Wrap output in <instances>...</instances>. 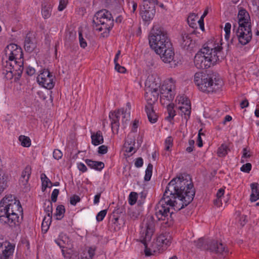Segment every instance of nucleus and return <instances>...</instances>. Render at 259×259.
<instances>
[{"mask_svg": "<svg viewBox=\"0 0 259 259\" xmlns=\"http://www.w3.org/2000/svg\"><path fill=\"white\" fill-rule=\"evenodd\" d=\"M194 82L198 89L206 93H213L219 90L222 85V80L215 75L197 72L194 75Z\"/></svg>", "mask_w": 259, "mask_h": 259, "instance_id": "39448f33", "label": "nucleus"}, {"mask_svg": "<svg viewBox=\"0 0 259 259\" xmlns=\"http://www.w3.org/2000/svg\"><path fill=\"white\" fill-rule=\"evenodd\" d=\"M62 153L58 149H55L53 152V157L56 159H60L62 157Z\"/></svg>", "mask_w": 259, "mask_h": 259, "instance_id": "052dcab7", "label": "nucleus"}, {"mask_svg": "<svg viewBox=\"0 0 259 259\" xmlns=\"http://www.w3.org/2000/svg\"><path fill=\"white\" fill-rule=\"evenodd\" d=\"M13 62V61H10L6 60V61L3 62V74H4V72L5 71V69L9 70V67H12Z\"/></svg>", "mask_w": 259, "mask_h": 259, "instance_id": "5fc2aeb1", "label": "nucleus"}, {"mask_svg": "<svg viewBox=\"0 0 259 259\" xmlns=\"http://www.w3.org/2000/svg\"><path fill=\"white\" fill-rule=\"evenodd\" d=\"M159 95V92L145 89V98L148 103L147 105L153 106V104L157 101Z\"/></svg>", "mask_w": 259, "mask_h": 259, "instance_id": "aec40b11", "label": "nucleus"}, {"mask_svg": "<svg viewBox=\"0 0 259 259\" xmlns=\"http://www.w3.org/2000/svg\"><path fill=\"white\" fill-rule=\"evenodd\" d=\"M250 187L251 193L250 200L251 202H255L259 199V185L257 183H252Z\"/></svg>", "mask_w": 259, "mask_h": 259, "instance_id": "a878e982", "label": "nucleus"}, {"mask_svg": "<svg viewBox=\"0 0 259 259\" xmlns=\"http://www.w3.org/2000/svg\"><path fill=\"white\" fill-rule=\"evenodd\" d=\"M143 160L141 157H138L136 159L135 165L136 167L139 168L143 166Z\"/></svg>", "mask_w": 259, "mask_h": 259, "instance_id": "0e129e2a", "label": "nucleus"}, {"mask_svg": "<svg viewBox=\"0 0 259 259\" xmlns=\"http://www.w3.org/2000/svg\"><path fill=\"white\" fill-rule=\"evenodd\" d=\"M121 114L120 109L109 113V117L111 120V125L113 133L115 132L118 133L119 127V118Z\"/></svg>", "mask_w": 259, "mask_h": 259, "instance_id": "a211bd4d", "label": "nucleus"}, {"mask_svg": "<svg viewBox=\"0 0 259 259\" xmlns=\"http://www.w3.org/2000/svg\"><path fill=\"white\" fill-rule=\"evenodd\" d=\"M172 145V139L171 137L167 138L165 141V149L169 151L170 147Z\"/></svg>", "mask_w": 259, "mask_h": 259, "instance_id": "864d4df0", "label": "nucleus"}, {"mask_svg": "<svg viewBox=\"0 0 259 259\" xmlns=\"http://www.w3.org/2000/svg\"><path fill=\"white\" fill-rule=\"evenodd\" d=\"M209 240H204L203 238H200L198 240L194 242L195 246L202 250H206L208 251V243Z\"/></svg>", "mask_w": 259, "mask_h": 259, "instance_id": "7c9ffc66", "label": "nucleus"}, {"mask_svg": "<svg viewBox=\"0 0 259 259\" xmlns=\"http://www.w3.org/2000/svg\"><path fill=\"white\" fill-rule=\"evenodd\" d=\"M161 87V80L157 75L148 76L145 82V89L159 92Z\"/></svg>", "mask_w": 259, "mask_h": 259, "instance_id": "4468645a", "label": "nucleus"}, {"mask_svg": "<svg viewBox=\"0 0 259 259\" xmlns=\"http://www.w3.org/2000/svg\"><path fill=\"white\" fill-rule=\"evenodd\" d=\"M145 111L149 121L151 123H155L157 120L158 116L153 109V106L151 105H146Z\"/></svg>", "mask_w": 259, "mask_h": 259, "instance_id": "b1692460", "label": "nucleus"}, {"mask_svg": "<svg viewBox=\"0 0 259 259\" xmlns=\"http://www.w3.org/2000/svg\"><path fill=\"white\" fill-rule=\"evenodd\" d=\"M108 151V147L106 145H102L98 148V153L101 154H105Z\"/></svg>", "mask_w": 259, "mask_h": 259, "instance_id": "680f3d73", "label": "nucleus"}, {"mask_svg": "<svg viewBox=\"0 0 259 259\" xmlns=\"http://www.w3.org/2000/svg\"><path fill=\"white\" fill-rule=\"evenodd\" d=\"M111 224L110 225L111 229L114 231H116L119 230L120 227L118 224V218H114L111 221Z\"/></svg>", "mask_w": 259, "mask_h": 259, "instance_id": "a18cd8bd", "label": "nucleus"}, {"mask_svg": "<svg viewBox=\"0 0 259 259\" xmlns=\"http://www.w3.org/2000/svg\"><path fill=\"white\" fill-rule=\"evenodd\" d=\"M175 89V81L172 78L164 81L159 90L160 101L162 105L170 103L174 100Z\"/></svg>", "mask_w": 259, "mask_h": 259, "instance_id": "0eeeda50", "label": "nucleus"}, {"mask_svg": "<svg viewBox=\"0 0 259 259\" xmlns=\"http://www.w3.org/2000/svg\"><path fill=\"white\" fill-rule=\"evenodd\" d=\"M195 194L192 182L181 175L171 180L168 184L163 198L155 207V214L159 221L167 222L172 218L174 211H179L193 200Z\"/></svg>", "mask_w": 259, "mask_h": 259, "instance_id": "f257e3e1", "label": "nucleus"}, {"mask_svg": "<svg viewBox=\"0 0 259 259\" xmlns=\"http://www.w3.org/2000/svg\"><path fill=\"white\" fill-rule=\"evenodd\" d=\"M29 179L26 177L21 176L19 180V184L25 192L29 190V185L28 184Z\"/></svg>", "mask_w": 259, "mask_h": 259, "instance_id": "58836bf2", "label": "nucleus"}, {"mask_svg": "<svg viewBox=\"0 0 259 259\" xmlns=\"http://www.w3.org/2000/svg\"><path fill=\"white\" fill-rule=\"evenodd\" d=\"M156 54L160 56L161 59L164 63H170L173 60L175 55L172 45L169 46L168 48L164 47L160 53Z\"/></svg>", "mask_w": 259, "mask_h": 259, "instance_id": "6ab92c4d", "label": "nucleus"}, {"mask_svg": "<svg viewBox=\"0 0 259 259\" xmlns=\"http://www.w3.org/2000/svg\"><path fill=\"white\" fill-rule=\"evenodd\" d=\"M6 58L10 61L21 60L23 58L21 48L15 44H11L5 49Z\"/></svg>", "mask_w": 259, "mask_h": 259, "instance_id": "9b49d317", "label": "nucleus"}, {"mask_svg": "<svg viewBox=\"0 0 259 259\" xmlns=\"http://www.w3.org/2000/svg\"><path fill=\"white\" fill-rule=\"evenodd\" d=\"M95 248L90 247L88 250V255L85 253H83V255H81L80 259H92L93 257L95 255Z\"/></svg>", "mask_w": 259, "mask_h": 259, "instance_id": "ea45409f", "label": "nucleus"}, {"mask_svg": "<svg viewBox=\"0 0 259 259\" xmlns=\"http://www.w3.org/2000/svg\"><path fill=\"white\" fill-rule=\"evenodd\" d=\"M59 193V190L57 189H55L51 194V202H56L57 199V197Z\"/></svg>", "mask_w": 259, "mask_h": 259, "instance_id": "4d7b16f0", "label": "nucleus"}, {"mask_svg": "<svg viewBox=\"0 0 259 259\" xmlns=\"http://www.w3.org/2000/svg\"><path fill=\"white\" fill-rule=\"evenodd\" d=\"M107 13L110 12L106 10H102L98 12L96 14L95 18L93 19V23H95L96 21H99L103 19V18H107L106 15L107 14Z\"/></svg>", "mask_w": 259, "mask_h": 259, "instance_id": "c9c22d12", "label": "nucleus"}, {"mask_svg": "<svg viewBox=\"0 0 259 259\" xmlns=\"http://www.w3.org/2000/svg\"><path fill=\"white\" fill-rule=\"evenodd\" d=\"M79 44L81 48H85L87 46V43L85 39L83 38L81 32H79Z\"/></svg>", "mask_w": 259, "mask_h": 259, "instance_id": "bf43d9fd", "label": "nucleus"}, {"mask_svg": "<svg viewBox=\"0 0 259 259\" xmlns=\"http://www.w3.org/2000/svg\"><path fill=\"white\" fill-rule=\"evenodd\" d=\"M115 69L119 73H125L126 69L123 67L120 66L118 63L115 64Z\"/></svg>", "mask_w": 259, "mask_h": 259, "instance_id": "e2e57ef3", "label": "nucleus"}, {"mask_svg": "<svg viewBox=\"0 0 259 259\" xmlns=\"http://www.w3.org/2000/svg\"><path fill=\"white\" fill-rule=\"evenodd\" d=\"M52 217H45L42 221L41 225H49L50 226L51 223Z\"/></svg>", "mask_w": 259, "mask_h": 259, "instance_id": "69168bd1", "label": "nucleus"}, {"mask_svg": "<svg viewBox=\"0 0 259 259\" xmlns=\"http://www.w3.org/2000/svg\"><path fill=\"white\" fill-rule=\"evenodd\" d=\"M120 110L122 115V124L123 128H125L130 119V112H127V108H121Z\"/></svg>", "mask_w": 259, "mask_h": 259, "instance_id": "2f4dec72", "label": "nucleus"}, {"mask_svg": "<svg viewBox=\"0 0 259 259\" xmlns=\"http://www.w3.org/2000/svg\"><path fill=\"white\" fill-rule=\"evenodd\" d=\"M251 154L249 149L247 148H244L242 151V156L241 159V163H244L245 161H247V158H249L251 157Z\"/></svg>", "mask_w": 259, "mask_h": 259, "instance_id": "37998d69", "label": "nucleus"}, {"mask_svg": "<svg viewBox=\"0 0 259 259\" xmlns=\"http://www.w3.org/2000/svg\"><path fill=\"white\" fill-rule=\"evenodd\" d=\"M197 15L194 14H190L187 18V22L190 27L193 28H197Z\"/></svg>", "mask_w": 259, "mask_h": 259, "instance_id": "473e14b6", "label": "nucleus"}, {"mask_svg": "<svg viewBox=\"0 0 259 259\" xmlns=\"http://www.w3.org/2000/svg\"><path fill=\"white\" fill-rule=\"evenodd\" d=\"M178 109L180 111V114L186 120L189 119L191 114V103L190 104H185L184 105H179Z\"/></svg>", "mask_w": 259, "mask_h": 259, "instance_id": "5701e85b", "label": "nucleus"}, {"mask_svg": "<svg viewBox=\"0 0 259 259\" xmlns=\"http://www.w3.org/2000/svg\"><path fill=\"white\" fill-rule=\"evenodd\" d=\"M36 47V45L34 40L27 35L24 41L25 50L28 53H31L33 51Z\"/></svg>", "mask_w": 259, "mask_h": 259, "instance_id": "cd10ccee", "label": "nucleus"}, {"mask_svg": "<svg viewBox=\"0 0 259 259\" xmlns=\"http://www.w3.org/2000/svg\"><path fill=\"white\" fill-rule=\"evenodd\" d=\"M229 148L228 146L224 144L221 145L218 150V154L220 157H224L228 153Z\"/></svg>", "mask_w": 259, "mask_h": 259, "instance_id": "a19ab883", "label": "nucleus"}, {"mask_svg": "<svg viewBox=\"0 0 259 259\" xmlns=\"http://www.w3.org/2000/svg\"><path fill=\"white\" fill-rule=\"evenodd\" d=\"M65 212V209L64 206L63 205H58L56 210L55 215L56 217V219L58 220H61L64 217Z\"/></svg>", "mask_w": 259, "mask_h": 259, "instance_id": "f704fd0d", "label": "nucleus"}, {"mask_svg": "<svg viewBox=\"0 0 259 259\" xmlns=\"http://www.w3.org/2000/svg\"><path fill=\"white\" fill-rule=\"evenodd\" d=\"M35 69L32 67H28V68H27L26 70V74L29 76H32L35 73Z\"/></svg>", "mask_w": 259, "mask_h": 259, "instance_id": "774afa93", "label": "nucleus"}, {"mask_svg": "<svg viewBox=\"0 0 259 259\" xmlns=\"http://www.w3.org/2000/svg\"><path fill=\"white\" fill-rule=\"evenodd\" d=\"M19 141L21 142V145L23 147H28L31 145V141L30 139L24 136H20L19 137Z\"/></svg>", "mask_w": 259, "mask_h": 259, "instance_id": "c03bdc74", "label": "nucleus"}, {"mask_svg": "<svg viewBox=\"0 0 259 259\" xmlns=\"http://www.w3.org/2000/svg\"><path fill=\"white\" fill-rule=\"evenodd\" d=\"M139 121L138 120H135L133 124H132V132L135 133L137 131V128L139 126Z\"/></svg>", "mask_w": 259, "mask_h": 259, "instance_id": "338daca9", "label": "nucleus"}, {"mask_svg": "<svg viewBox=\"0 0 259 259\" xmlns=\"http://www.w3.org/2000/svg\"><path fill=\"white\" fill-rule=\"evenodd\" d=\"M80 197L76 195H74L70 198V203L73 205H75L78 202L80 201Z\"/></svg>", "mask_w": 259, "mask_h": 259, "instance_id": "13d9d810", "label": "nucleus"}, {"mask_svg": "<svg viewBox=\"0 0 259 259\" xmlns=\"http://www.w3.org/2000/svg\"><path fill=\"white\" fill-rule=\"evenodd\" d=\"M137 199V193L132 192L129 195L128 202L131 205H134L136 203Z\"/></svg>", "mask_w": 259, "mask_h": 259, "instance_id": "8fccbe9b", "label": "nucleus"}, {"mask_svg": "<svg viewBox=\"0 0 259 259\" xmlns=\"http://www.w3.org/2000/svg\"><path fill=\"white\" fill-rule=\"evenodd\" d=\"M15 65L12 67H9V69H5L4 72V75L7 79H11L14 75L21 76L23 69V63L21 61L19 62L18 60L13 61Z\"/></svg>", "mask_w": 259, "mask_h": 259, "instance_id": "ddd939ff", "label": "nucleus"}, {"mask_svg": "<svg viewBox=\"0 0 259 259\" xmlns=\"http://www.w3.org/2000/svg\"><path fill=\"white\" fill-rule=\"evenodd\" d=\"M3 245H2V254L0 256V259H8L10 256L12 255L14 250V246L10 244L9 242L4 244L5 249H3Z\"/></svg>", "mask_w": 259, "mask_h": 259, "instance_id": "4be33fe9", "label": "nucleus"}, {"mask_svg": "<svg viewBox=\"0 0 259 259\" xmlns=\"http://www.w3.org/2000/svg\"><path fill=\"white\" fill-rule=\"evenodd\" d=\"M23 215V209L18 200L13 195L5 196L0 202V223L13 228L19 225V215Z\"/></svg>", "mask_w": 259, "mask_h": 259, "instance_id": "7ed1b4c3", "label": "nucleus"}, {"mask_svg": "<svg viewBox=\"0 0 259 259\" xmlns=\"http://www.w3.org/2000/svg\"><path fill=\"white\" fill-rule=\"evenodd\" d=\"M181 47L186 50L192 51L195 47V41L192 38V35L185 33L182 34L181 40Z\"/></svg>", "mask_w": 259, "mask_h": 259, "instance_id": "2eb2a0df", "label": "nucleus"}, {"mask_svg": "<svg viewBox=\"0 0 259 259\" xmlns=\"http://www.w3.org/2000/svg\"><path fill=\"white\" fill-rule=\"evenodd\" d=\"M52 9V5L50 4L45 3L42 5L41 13L45 19H48L51 16Z\"/></svg>", "mask_w": 259, "mask_h": 259, "instance_id": "c85d7f7f", "label": "nucleus"}, {"mask_svg": "<svg viewBox=\"0 0 259 259\" xmlns=\"http://www.w3.org/2000/svg\"><path fill=\"white\" fill-rule=\"evenodd\" d=\"M40 178L42 182V191L44 192L47 188L48 187V184H51V186L50 187L52 186V183L51 181L47 178L46 175L45 174H42L40 176Z\"/></svg>", "mask_w": 259, "mask_h": 259, "instance_id": "72a5a7b5", "label": "nucleus"}, {"mask_svg": "<svg viewBox=\"0 0 259 259\" xmlns=\"http://www.w3.org/2000/svg\"><path fill=\"white\" fill-rule=\"evenodd\" d=\"M86 164L91 168L101 171L104 167V163L101 161H93L91 159H85Z\"/></svg>", "mask_w": 259, "mask_h": 259, "instance_id": "bb28decb", "label": "nucleus"}, {"mask_svg": "<svg viewBox=\"0 0 259 259\" xmlns=\"http://www.w3.org/2000/svg\"><path fill=\"white\" fill-rule=\"evenodd\" d=\"M148 3L144 2L143 10L141 12V16L144 21H150L154 17L155 14V9H154V3L150 4L149 6Z\"/></svg>", "mask_w": 259, "mask_h": 259, "instance_id": "dca6fc26", "label": "nucleus"}, {"mask_svg": "<svg viewBox=\"0 0 259 259\" xmlns=\"http://www.w3.org/2000/svg\"><path fill=\"white\" fill-rule=\"evenodd\" d=\"M92 143L95 146H98L104 142V138L102 133L98 131L96 133H93L91 135Z\"/></svg>", "mask_w": 259, "mask_h": 259, "instance_id": "393cba45", "label": "nucleus"}, {"mask_svg": "<svg viewBox=\"0 0 259 259\" xmlns=\"http://www.w3.org/2000/svg\"><path fill=\"white\" fill-rule=\"evenodd\" d=\"M235 26H234L233 33L235 34L234 36L232 38L230 41L228 43V49L230 48V46L233 44L234 40L236 36L239 44L242 45H245L247 44L251 39L252 32L251 26H245L243 27L238 28L235 29Z\"/></svg>", "mask_w": 259, "mask_h": 259, "instance_id": "6e6552de", "label": "nucleus"}, {"mask_svg": "<svg viewBox=\"0 0 259 259\" xmlns=\"http://www.w3.org/2000/svg\"><path fill=\"white\" fill-rule=\"evenodd\" d=\"M178 101L179 105H184L185 104H190V100L185 96H180L179 98H177L176 101Z\"/></svg>", "mask_w": 259, "mask_h": 259, "instance_id": "de8ad7c7", "label": "nucleus"}, {"mask_svg": "<svg viewBox=\"0 0 259 259\" xmlns=\"http://www.w3.org/2000/svg\"><path fill=\"white\" fill-rule=\"evenodd\" d=\"M7 187V177L4 174H0V194Z\"/></svg>", "mask_w": 259, "mask_h": 259, "instance_id": "e433bc0d", "label": "nucleus"}, {"mask_svg": "<svg viewBox=\"0 0 259 259\" xmlns=\"http://www.w3.org/2000/svg\"><path fill=\"white\" fill-rule=\"evenodd\" d=\"M107 18H103L94 23V28L98 31H103L101 35L105 37L109 35L110 30L113 26L114 20L111 13H107Z\"/></svg>", "mask_w": 259, "mask_h": 259, "instance_id": "1a4fd4ad", "label": "nucleus"}, {"mask_svg": "<svg viewBox=\"0 0 259 259\" xmlns=\"http://www.w3.org/2000/svg\"><path fill=\"white\" fill-rule=\"evenodd\" d=\"M167 107V111L168 115L165 117V119L169 121H171L174 118L176 115V111L174 110V104L173 103H168L167 104H165Z\"/></svg>", "mask_w": 259, "mask_h": 259, "instance_id": "c756f323", "label": "nucleus"}, {"mask_svg": "<svg viewBox=\"0 0 259 259\" xmlns=\"http://www.w3.org/2000/svg\"><path fill=\"white\" fill-rule=\"evenodd\" d=\"M231 24L228 22L225 24L224 30L225 31V38L227 40H228L230 35Z\"/></svg>", "mask_w": 259, "mask_h": 259, "instance_id": "49530a36", "label": "nucleus"}, {"mask_svg": "<svg viewBox=\"0 0 259 259\" xmlns=\"http://www.w3.org/2000/svg\"><path fill=\"white\" fill-rule=\"evenodd\" d=\"M149 45L156 53H160L162 49L171 46L167 32L162 28H153L149 35Z\"/></svg>", "mask_w": 259, "mask_h": 259, "instance_id": "423d86ee", "label": "nucleus"}, {"mask_svg": "<svg viewBox=\"0 0 259 259\" xmlns=\"http://www.w3.org/2000/svg\"><path fill=\"white\" fill-rule=\"evenodd\" d=\"M155 230V223L152 216H148L142 222L140 232V240L145 246V254L146 256L152 255L153 252H160L165 249L171 243V236L168 234L159 235L150 247L148 242L152 238Z\"/></svg>", "mask_w": 259, "mask_h": 259, "instance_id": "f03ea898", "label": "nucleus"}, {"mask_svg": "<svg viewBox=\"0 0 259 259\" xmlns=\"http://www.w3.org/2000/svg\"><path fill=\"white\" fill-rule=\"evenodd\" d=\"M68 0H60L58 9L59 11H63L67 6Z\"/></svg>", "mask_w": 259, "mask_h": 259, "instance_id": "6e6d98bb", "label": "nucleus"}, {"mask_svg": "<svg viewBox=\"0 0 259 259\" xmlns=\"http://www.w3.org/2000/svg\"><path fill=\"white\" fill-rule=\"evenodd\" d=\"M238 26L243 27V26H251L250 23V18L248 12L243 8H241L238 13Z\"/></svg>", "mask_w": 259, "mask_h": 259, "instance_id": "f3484780", "label": "nucleus"}, {"mask_svg": "<svg viewBox=\"0 0 259 259\" xmlns=\"http://www.w3.org/2000/svg\"><path fill=\"white\" fill-rule=\"evenodd\" d=\"M54 76L48 69H43L37 77L38 84L47 89H52L54 87Z\"/></svg>", "mask_w": 259, "mask_h": 259, "instance_id": "9d476101", "label": "nucleus"}, {"mask_svg": "<svg viewBox=\"0 0 259 259\" xmlns=\"http://www.w3.org/2000/svg\"><path fill=\"white\" fill-rule=\"evenodd\" d=\"M45 211L47 215V217H52L53 212V204L52 202L48 200L44 203Z\"/></svg>", "mask_w": 259, "mask_h": 259, "instance_id": "4c0bfd02", "label": "nucleus"}, {"mask_svg": "<svg viewBox=\"0 0 259 259\" xmlns=\"http://www.w3.org/2000/svg\"><path fill=\"white\" fill-rule=\"evenodd\" d=\"M251 164L250 163H247L243 164L240 168L241 171L248 173L251 169Z\"/></svg>", "mask_w": 259, "mask_h": 259, "instance_id": "603ef678", "label": "nucleus"}, {"mask_svg": "<svg viewBox=\"0 0 259 259\" xmlns=\"http://www.w3.org/2000/svg\"><path fill=\"white\" fill-rule=\"evenodd\" d=\"M107 214V210L104 209L101 211H100L96 216V220L97 222H101L103 221L105 217L106 216Z\"/></svg>", "mask_w": 259, "mask_h": 259, "instance_id": "3c124183", "label": "nucleus"}, {"mask_svg": "<svg viewBox=\"0 0 259 259\" xmlns=\"http://www.w3.org/2000/svg\"><path fill=\"white\" fill-rule=\"evenodd\" d=\"M208 251L218 256L225 257L229 251L226 245L215 240H209Z\"/></svg>", "mask_w": 259, "mask_h": 259, "instance_id": "f8f14e48", "label": "nucleus"}, {"mask_svg": "<svg viewBox=\"0 0 259 259\" xmlns=\"http://www.w3.org/2000/svg\"><path fill=\"white\" fill-rule=\"evenodd\" d=\"M211 44H205L194 57V64L198 69H206L216 64L219 61L221 50L220 46L212 47Z\"/></svg>", "mask_w": 259, "mask_h": 259, "instance_id": "20e7f679", "label": "nucleus"}, {"mask_svg": "<svg viewBox=\"0 0 259 259\" xmlns=\"http://www.w3.org/2000/svg\"><path fill=\"white\" fill-rule=\"evenodd\" d=\"M55 243L61 248L66 247V245L70 244L71 240L69 237L63 233H61L57 239L55 240Z\"/></svg>", "mask_w": 259, "mask_h": 259, "instance_id": "412c9836", "label": "nucleus"}, {"mask_svg": "<svg viewBox=\"0 0 259 259\" xmlns=\"http://www.w3.org/2000/svg\"><path fill=\"white\" fill-rule=\"evenodd\" d=\"M153 170V165L151 163H149L145 170V175L144 177V180L146 181H149L151 179Z\"/></svg>", "mask_w": 259, "mask_h": 259, "instance_id": "79ce46f5", "label": "nucleus"}, {"mask_svg": "<svg viewBox=\"0 0 259 259\" xmlns=\"http://www.w3.org/2000/svg\"><path fill=\"white\" fill-rule=\"evenodd\" d=\"M31 174V168L29 165L25 167L24 169L22 171L21 176L26 177L29 179Z\"/></svg>", "mask_w": 259, "mask_h": 259, "instance_id": "09e8293b", "label": "nucleus"}]
</instances>
